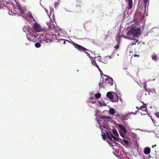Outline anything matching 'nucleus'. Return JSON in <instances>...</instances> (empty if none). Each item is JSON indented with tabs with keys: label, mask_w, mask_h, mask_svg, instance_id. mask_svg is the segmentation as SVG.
Listing matches in <instances>:
<instances>
[{
	"label": "nucleus",
	"mask_w": 159,
	"mask_h": 159,
	"mask_svg": "<svg viewBox=\"0 0 159 159\" xmlns=\"http://www.w3.org/2000/svg\"><path fill=\"white\" fill-rule=\"evenodd\" d=\"M76 7H80V5H76Z\"/></svg>",
	"instance_id": "nucleus-35"
},
{
	"label": "nucleus",
	"mask_w": 159,
	"mask_h": 159,
	"mask_svg": "<svg viewBox=\"0 0 159 159\" xmlns=\"http://www.w3.org/2000/svg\"><path fill=\"white\" fill-rule=\"evenodd\" d=\"M120 100L121 101H121V98L120 99Z\"/></svg>",
	"instance_id": "nucleus-41"
},
{
	"label": "nucleus",
	"mask_w": 159,
	"mask_h": 159,
	"mask_svg": "<svg viewBox=\"0 0 159 159\" xmlns=\"http://www.w3.org/2000/svg\"><path fill=\"white\" fill-rule=\"evenodd\" d=\"M118 126L124 133H125L126 132V130L125 127L123 125L119 124L118 125Z\"/></svg>",
	"instance_id": "nucleus-10"
},
{
	"label": "nucleus",
	"mask_w": 159,
	"mask_h": 159,
	"mask_svg": "<svg viewBox=\"0 0 159 159\" xmlns=\"http://www.w3.org/2000/svg\"><path fill=\"white\" fill-rule=\"evenodd\" d=\"M29 15L31 18H33V16L31 14H30Z\"/></svg>",
	"instance_id": "nucleus-29"
},
{
	"label": "nucleus",
	"mask_w": 159,
	"mask_h": 159,
	"mask_svg": "<svg viewBox=\"0 0 159 159\" xmlns=\"http://www.w3.org/2000/svg\"><path fill=\"white\" fill-rule=\"evenodd\" d=\"M106 81L104 84L103 85V87L104 88L108 87L113 84L114 81L112 79L111 77H108L105 79Z\"/></svg>",
	"instance_id": "nucleus-2"
},
{
	"label": "nucleus",
	"mask_w": 159,
	"mask_h": 159,
	"mask_svg": "<svg viewBox=\"0 0 159 159\" xmlns=\"http://www.w3.org/2000/svg\"><path fill=\"white\" fill-rule=\"evenodd\" d=\"M136 108L139 110V108L138 107H136Z\"/></svg>",
	"instance_id": "nucleus-38"
},
{
	"label": "nucleus",
	"mask_w": 159,
	"mask_h": 159,
	"mask_svg": "<svg viewBox=\"0 0 159 159\" xmlns=\"http://www.w3.org/2000/svg\"><path fill=\"white\" fill-rule=\"evenodd\" d=\"M85 52L87 54H88V53L87 52Z\"/></svg>",
	"instance_id": "nucleus-40"
},
{
	"label": "nucleus",
	"mask_w": 159,
	"mask_h": 159,
	"mask_svg": "<svg viewBox=\"0 0 159 159\" xmlns=\"http://www.w3.org/2000/svg\"><path fill=\"white\" fill-rule=\"evenodd\" d=\"M155 115L157 117L159 118V112H156L155 113Z\"/></svg>",
	"instance_id": "nucleus-24"
},
{
	"label": "nucleus",
	"mask_w": 159,
	"mask_h": 159,
	"mask_svg": "<svg viewBox=\"0 0 159 159\" xmlns=\"http://www.w3.org/2000/svg\"><path fill=\"white\" fill-rule=\"evenodd\" d=\"M113 93H112L111 92H109L107 93V96L109 99H112L113 98Z\"/></svg>",
	"instance_id": "nucleus-8"
},
{
	"label": "nucleus",
	"mask_w": 159,
	"mask_h": 159,
	"mask_svg": "<svg viewBox=\"0 0 159 159\" xmlns=\"http://www.w3.org/2000/svg\"><path fill=\"white\" fill-rule=\"evenodd\" d=\"M65 43V41H64V43H64V44Z\"/></svg>",
	"instance_id": "nucleus-39"
},
{
	"label": "nucleus",
	"mask_w": 159,
	"mask_h": 159,
	"mask_svg": "<svg viewBox=\"0 0 159 159\" xmlns=\"http://www.w3.org/2000/svg\"><path fill=\"white\" fill-rule=\"evenodd\" d=\"M115 110L113 108H111L109 110V112L110 114L113 115L115 113Z\"/></svg>",
	"instance_id": "nucleus-14"
},
{
	"label": "nucleus",
	"mask_w": 159,
	"mask_h": 159,
	"mask_svg": "<svg viewBox=\"0 0 159 159\" xmlns=\"http://www.w3.org/2000/svg\"><path fill=\"white\" fill-rule=\"evenodd\" d=\"M140 28L133 26L131 27L129 31L127 33L128 36H131L132 35L134 38H138L140 34Z\"/></svg>",
	"instance_id": "nucleus-1"
},
{
	"label": "nucleus",
	"mask_w": 159,
	"mask_h": 159,
	"mask_svg": "<svg viewBox=\"0 0 159 159\" xmlns=\"http://www.w3.org/2000/svg\"><path fill=\"white\" fill-rule=\"evenodd\" d=\"M151 157V155H148V158H149Z\"/></svg>",
	"instance_id": "nucleus-37"
},
{
	"label": "nucleus",
	"mask_w": 159,
	"mask_h": 159,
	"mask_svg": "<svg viewBox=\"0 0 159 159\" xmlns=\"http://www.w3.org/2000/svg\"><path fill=\"white\" fill-rule=\"evenodd\" d=\"M106 132L107 136L108 139H110L112 140L111 138H113L114 140L118 141L117 139L111 133V132H107L105 131Z\"/></svg>",
	"instance_id": "nucleus-5"
},
{
	"label": "nucleus",
	"mask_w": 159,
	"mask_h": 159,
	"mask_svg": "<svg viewBox=\"0 0 159 159\" xmlns=\"http://www.w3.org/2000/svg\"><path fill=\"white\" fill-rule=\"evenodd\" d=\"M35 47L37 48H39L41 47V45L39 43H37L35 44Z\"/></svg>",
	"instance_id": "nucleus-18"
},
{
	"label": "nucleus",
	"mask_w": 159,
	"mask_h": 159,
	"mask_svg": "<svg viewBox=\"0 0 159 159\" xmlns=\"http://www.w3.org/2000/svg\"><path fill=\"white\" fill-rule=\"evenodd\" d=\"M47 25H48L49 30L52 34H54V32H56L55 26V25L52 23V21H50L49 23H47Z\"/></svg>",
	"instance_id": "nucleus-3"
},
{
	"label": "nucleus",
	"mask_w": 159,
	"mask_h": 159,
	"mask_svg": "<svg viewBox=\"0 0 159 159\" xmlns=\"http://www.w3.org/2000/svg\"><path fill=\"white\" fill-rule=\"evenodd\" d=\"M73 44L76 48L78 49L80 51H83L84 50L88 51V50L85 48L75 43H74Z\"/></svg>",
	"instance_id": "nucleus-6"
},
{
	"label": "nucleus",
	"mask_w": 159,
	"mask_h": 159,
	"mask_svg": "<svg viewBox=\"0 0 159 159\" xmlns=\"http://www.w3.org/2000/svg\"><path fill=\"white\" fill-rule=\"evenodd\" d=\"M101 96V94L100 93H98L95 94V97L97 99L100 98Z\"/></svg>",
	"instance_id": "nucleus-17"
},
{
	"label": "nucleus",
	"mask_w": 159,
	"mask_h": 159,
	"mask_svg": "<svg viewBox=\"0 0 159 159\" xmlns=\"http://www.w3.org/2000/svg\"><path fill=\"white\" fill-rule=\"evenodd\" d=\"M120 136L123 138H124V135L123 133L122 132H120Z\"/></svg>",
	"instance_id": "nucleus-28"
},
{
	"label": "nucleus",
	"mask_w": 159,
	"mask_h": 159,
	"mask_svg": "<svg viewBox=\"0 0 159 159\" xmlns=\"http://www.w3.org/2000/svg\"><path fill=\"white\" fill-rule=\"evenodd\" d=\"M146 86L147 85H146L145 86H144V89L145 90H147V88H146Z\"/></svg>",
	"instance_id": "nucleus-33"
},
{
	"label": "nucleus",
	"mask_w": 159,
	"mask_h": 159,
	"mask_svg": "<svg viewBox=\"0 0 159 159\" xmlns=\"http://www.w3.org/2000/svg\"><path fill=\"white\" fill-rule=\"evenodd\" d=\"M112 132L113 133V134L116 135L117 136L118 135V133L116 131V130L115 129H113L112 130Z\"/></svg>",
	"instance_id": "nucleus-20"
},
{
	"label": "nucleus",
	"mask_w": 159,
	"mask_h": 159,
	"mask_svg": "<svg viewBox=\"0 0 159 159\" xmlns=\"http://www.w3.org/2000/svg\"><path fill=\"white\" fill-rule=\"evenodd\" d=\"M101 120H98V123L99 125H100V122H101Z\"/></svg>",
	"instance_id": "nucleus-31"
},
{
	"label": "nucleus",
	"mask_w": 159,
	"mask_h": 159,
	"mask_svg": "<svg viewBox=\"0 0 159 159\" xmlns=\"http://www.w3.org/2000/svg\"><path fill=\"white\" fill-rule=\"evenodd\" d=\"M121 37L120 35H117L116 37V40L118 44H119L120 43Z\"/></svg>",
	"instance_id": "nucleus-12"
},
{
	"label": "nucleus",
	"mask_w": 159,
	"mask_h": 159,
	"mask_svg": "<svg viewBox=\"0 0 159 159\" xmlns=\"http://www.w3.org/2000/svg\"><path fill=\"white\" fill-rule=\"evenodd\" d=\"M139 109L143 111H146L147 110V109L146 107V105H145V104L139 107Z\"/></svg>",
	"instance_id": "nucleus-13"
},
{
	"label": "nucleus",
	"mask_w": 159,
	"mask_h": 159,
	"mask_svg": "<svg viewBox=\"0 0 159 159\" xmlns=\"http://www.w3.org/2000/svg\"><path fill=\"white\" fill-rule=\"evenodd\" d=\"M152 58L153 60H156L157 59V57L156 56L154 55H152Z\"/></svg>",
	"instance_id": "nucleus-22"
},
{
	"label": "nucleus",
	"mask_w": 159,
	"mask_h": 159,
	"mask_svg": "<svg viewBox=\"0 0 159 159\" xmlns=\"http://www.w3.org/2000/svg\"><path fill=\"white\" fill-rule=\"evenodd\" d=\"M148 0H143V2L145 4V7H146L147 5V3Z\"/></svg>",
	"instance_id": "nucleus-25"
},
{
	"label": "nucleus",
	"mask_w": 159,
	"mask_h": 159,
	"mask_svg": "<svg viewBox=\"0 0 159 159\" xmlns=\"http://www.w3.org/2000/svg\"><path fill=\"white\" fill-rule=\"evenodd\" d=\"M134 57H139V55H138L137 54L134 55Z\"/></svg>",
	"instance_id": "nucleus-30"
},
{
	"label": "nucleus",
	"mask_w": 159,
	"mask_h": 159,
	"mask_svg": "<svg viewBox=\"0 0 159 159\" xmlns=\"http://www.w3.org/2000/svg\"><path fill=\"white\" fill-rule=\"evenodd\" d=\"M94 99V98L93 97H90V99H91V100H92V99Z\"/></svg>",
	"instance_id": "nucleus-34"
},
{
	"label": "nucleus",
	"mask_w": 159,
	"mask_h": 159,
	"mask_svg": "<svg viewBox=\"0 0 159 159\" xmlns=\"http://www.w3.org/2000/svg\"><path fill=\"white\" fill-rule=\"evenodd\" d=\"M33 27L34 31L37 32H40L43 31L42 29L41 28V26L37 23L34 24Z\"/></svg>",
	"instance_id": "nucleus-4"
},
{
	"label": "nucleus",
	"mask_w": 159,
	"mask_h": 159,
	"mask_svg": "<svg viewBox=\"0 0 159 159\" xmlns=\"http://www.w3.org/2000/svg\"><path fill=\"white\" fill-rule=\"evenodd\" d=\"M156 146V144H155V145H153L152 146V148H153L154 147H155V146Z\"/></svg>",
	"instance_id": "nucleus-36"
},
{
	"label": "nucleus",
	"mask_w": 159,
	"mask_h": 159,
	"mask_svg": "<svg viewBox=\"0 0 159 159\" xmlns=\"http://www.w3.org/2000/svg\"><path fill=\"white\" fill-rule=\"evenodd\" d=\"M92 63L93 64V65H94V66H95L96 67H97L99 69H100V68H99V67L97 65V63L95 61H93L92 62Z\"/></svg>",
	"instance_id": "nucleus-15"
},
{
	"label": "nucleus",
	"mask_w": 159,
	"mask_h": 159,
	"mask_svg": "<svg viewBox=\"0 0 159 159\" xmlns=\"http://www.w3.org/2000/svg\"><path fill=\"white\" fill-rule=\"evenodd\" d=\"M30 45V43H27L26 44V45H27V46H29V45Z\"/></svg>",
	"instance_id": "nucleus-32"
},
{
	"label": "nucleus",
	"mask_w": 159,
	"mask_h": 159,
	"mask_svg": "<svg viewBox=\"0 0 159 159\" xmlns=\"http://www.w3.org/2000/svg\"><path fill=\"white\" fill-rule=\"evenodd\" d=\"M102 136L103 139L105 140L107 139L106 134L105 132H102Z\"/></svg>",
	"instance_id": "nucleus-16"
},
{
	"label": "nucleus",
	"mask_w": 159,
	"mask_h": 159,
	"mask_svg": "<svg viewBox=\"0 0 159 159\" xmlns=\"http://www.w3.org/2000/svg\"><path fill=\"white\" fill-rule=\"evenodd\" d=\"M123 141L126 144H128L129 143V142L126 139H123Z\"/></svg>",
	"instance_id": "nucleus-23"
},
{
	"label": "nucleus",
	"mask_w": 159,
	"mask_h": 159,
	"mask_svg": "<svg viewBox=\"0 0 159 159\" xmlns=\"http://www.w3.org/2000/svg\"><path fill=\"white\" fill-rule=\"evenodd\" d=\"M136 111V112L138 111Z\"/></svg>",
	"instance_id": "nucleus-42"
},
{
	"label": "nucleus",
	"mask_w": 159,
	"mask_h": 159,
	"mask_svg": "<svg viewBox=\"0 0 159 159\" xmlns=\"http://www.w3.org/2000/svg\"><path fill=\"white\" fill-rule=\"evenodd\" d=\"M103 84V83H102V82H100L99 84V88H102V84Z\"/></svg>",
	"instance_id": "nucleus-27"
},
{
	"label": "nucleus",
	"mask_w": 159,
	"mask_h": 159,
	"mask_svg": "<svg viewBox=\"0 0 159 159\" xmlns=\"http://www.w3.org/2000/svg\"><path fill=\"white\" fill-rule=\"evenodd\" d=\"M128 2V9H131L132 7L133 2L132 0H127Z\"/></svg>",
	"instance_id": "nucleus-11"
},
{
	"label": "nucleus",
	"mask_w": 159,
	"mask_h": 159,
	"mask_svg": "<svg viewBox=\"0 0 159 159\" xmlns=\"http://www.w3.org/2000/svg\"><path fill=\"white\" fill-rule=\"evenodd\" d=\"M119 44L116 45L115 46H114V48L116 49H117L119 48V46L118 45Z\"/></svg>",
	"instance_id": "nucleus-26"
},
{
	"label": "nucleus",
	"mask_w": 159,
	"mask_h": 159,
	"mask_svg": "<svg viewBox=\"0 0 159 159\" xmlns=\"http://www.w3.org/2000/svg\"><path fill=\"white\" fill-rule=\"evenodd\" d=\"M101 118L103 119H109L110 118V117L108 116H102Z\"/></svg>",
	"instance_id": "nucleus-21"
},
{
	"label": "nucleus",
	"mask_w": 159,
	"mask_h": 159,
	"mask_svg": "<svg viewBox=\"0 0 159 159\" xmlns=\"http://www.w3.org/2000/svg\"><path fill=\"white\" fill-rule=\"evenodd\" d=\"M144 153L145 154H148L150 152V149L148 147L144 148L143 150Z\"/></svg>",
	"instance_id": "nucleus-9"
},
{
	"label": "nucleus",
	"mask_w": 159,
	"mask_h": 159,
	"mask_svg": "<svg viewBox=\"0 0 159 159\" xmlns=\"http://www.w3.org/2000/svg\"><path fill=\"white\" fill-rule=\"evenodd\" d=\"M134 40H135V41L134 42L135 43H132L131 44V45H135L136 43H137V44L138 45H139V42L138 41V39H134Z\"/></svg>",
	"instance_id": "nucleus-19"
},
{
	"label": "nucleus",
	"mask_w": 159,
	"mask_h": 159,
	"mask_svg": "<svg viewBox=\"0 0 159 159\" xmlns=\"http://www.w3.org/2000/svg\"><path fill=\"white\" fill-rule=\"evenodd\" d=\"M112 93H113V98L112 99L113 102H118L119 100V96L117 93L116 92H112Z\"/></svg>",
	"instance_id": "nucleus-7"
}]
</instances>
